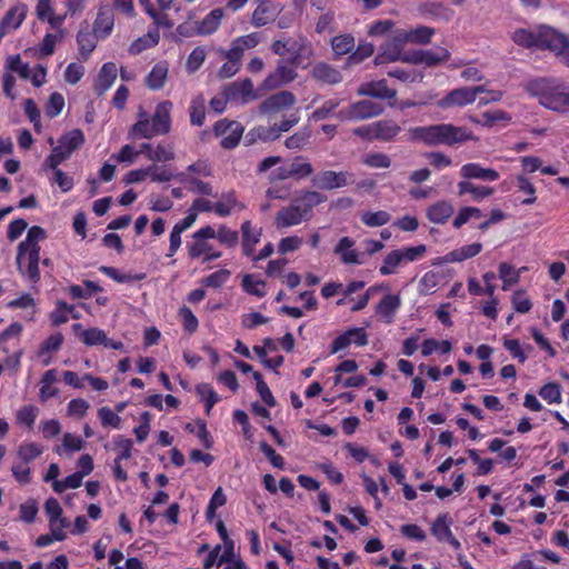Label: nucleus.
<instances>
[{
	"instance_id": "53",
	"label": "nucleus",
	"mask_w": 569,
	"mask_h": 569,
	"mask_svg": "<svg viewBox=\"0 0 569 569\" xmlns=\"http://www.w3.org/2000/svg\"><path fill=\"white\" fill-rule=\"evenodd\" d=\"M375 52L373 44L370 42H360L352 50L351 54L348 57V64H358L361 63L367 58L371 57Z\"/></svg>"
},
{
	"instance_id": "38",
	"label": "nucleus",
	"mask_w": 569,
	"mask_h": 569,
	"mask_svg": "<svg viewBox=\"0 0 569 569\" xmlns=\"http://www.w3.org/2000/svg\"><path fill=\"white\" fill-rule=\"evenodd\" d=\"M332 51L338 57L351 54L356 46L355 37L351 33H342L333 37L330 41Z\"/></svg>"
},
{
	"instance_id": "60",
	"label": "nucleus",
	"mask_w": 569,
	"mask_h": 569,
	"mask_svg": "<svg viewBox=\"0 0 569 569\" xmlns=\"http://www.w3.org/2000/svg\"><path fill=\"white\" fill-rule=\"evenodd\" d=\"M22 332V326L19 322L11 323L8 328H6L0 333V351L4 353L10 352V347L8 346V342L10 339L18 338L20 333Z\"/></svg>"
},
{
	"instance_id": "27",
	"label": "nucleus",
	"mask_w": 569,
	"mask_h": 569,
	"mask_svg": "<svg viewBox=\"0 0 569 569\" xmlns=\"http://www.w3.org/2000/svg\"><path fill=\"white\" fill-rule=\"evenodd\" d=\"M311 77L327 84H337L342 81L341 72L326 62L316 63L311 70Z\"/></svg>"
},
{
	"instance_id": "15",
	"label": "nucleus",
	"mask_w": 569,
	"mask_h": 569,
	"mask_svg": "<svg viewBox=\"0 0 569 569\" xmlns=\"http://www.w3.org/2000/svg\"><path fill=\"white\" fill-rule=\"evenodd\" d=\"M223 93L230 101L247 104L260 98L258 90L249 78L233 81L223 88Z\"/></svg>"
},
{
	"instance_id": "47",
	"label": "nucleus",
	"mask_w": 569,
	"mask_h": 569,
	"mask_svg": "<svg viewBox=\"0 0 569 569\" xmlns=\"http://www.w3.org/2000/svg\"><path fill=\"white\" fill-rule=\"evenodd\" d=\"M360 219L367 227L375 228L387 224L391 220V216L385 210L365 211L361 213Z\"/></svg>"
},
{
	"instance_id": "4",
	"label": "nucleus",
	"mask_w": 569,
	"mask_h": 569,
	"mask_svg": "<svg viewBox=\"0 0 569 569\" xmlns=\"http://www.w3.org/2000/svg\"><path fill=\"white\" fill-rule=\"evenodd\" d=\"M409 134L411 140L420 141L426 146L452 147L475 138L469 129L452 123L413 127L409 129Z\"/></svg>"
},
{
	"instance_id": "8",
	"label": "nucleus",
	"mask_w": 569,
	"mask_h": 569,
	"mask_svg": "<svg viewBox=\"0 0 569 569\" xmlns=\"http://www.w3.org/2000/svg\"><path fill=\"white\" fill-rule=\"evenodd\" d=\"M402 128L392 119H382L353 129L352 133L369 141H396Z\"/></svg>"
},
{
	"instance_id": "44",
	"label": "nucleus",
	"mask_w": 569,
	"mask_h": 569,
	"mask_svg": "<svg viewBox=\"0 0 569 569\" xmlns=\"http://www.w3.org/2000/svg\"><path fill=\"white\" fill-rule=\"evenodd\" d=\"M450 526L448 513L439 515L431 526V533L438 541H445L452 533Z\"/></svg>"
},
{
	"instance_id": "5",
	"label": "nucleus",
	"mask_w": 569,
	"mask_h": 569,
	"mask_svg": "<svg viewBox=\"0 0 569 569\" xmlns=\"http://www.w3.org/2000/svg\"><path fill=\"white\" fill-rule=\"evenodd\" d=\"M172 107L173 106L171 101L164 100L157 104L152 117H149L144 111L139 112L138 120L131 126L129 130V138L133 140H150L158 136L168 134L172 126Z\"/></svg>"
},
{
	"instance_id": "17",
	"label": "nucleus",
	"mask_w": 569,
	"mask_h": 569,
	"mask_svg": "<svg viewBox=\"0 0 569 569\" xmlns=\"http://www.w3.org/2000/svg\"><path fill=\"white\" fill-rule=\"evenodd\" d=\"M385 108L381 103L371 100H360L351 103L347 110L341 111L342 118L350 120H363L377 117L383 112Z\"/></svg>"
},
{
	"instance_id": "30",
	"label": "nucleus",
	"mask_w": 569,
	"mask_h": 569,
	"mask_svg": "<svg viewBox=\"0 0 569 569\" xmlns=\"http://www.w3.org/2000/svg\"><path fill=\"white\" fill-rule=\"evenodd\" d=\"M277 17L276 8L268 2H257V7L252 12L251 23L256 28L263 27L272 21H274Z\"/></svg>"
},
{
	"instance_id": "24",
	"label": "nucleus",
	"mask_w": 569,
	"mask_h": 569,
	"mask_svg": "<svg viewBox=\"0 0 569 569\" xmlns=\"http://www.w3.org/2000/svg\"><path fill=\"white\" fill-rule=\"evenodd\" d=\"M355 240L350 237H342L336 244L333 252L340 257L345 264H361L359 252L353 249Z\"/></svg>"
},
{
	"instance_id": "26",
	"label": "nucleus",
	"mask_w": 569,
	"mask_h": 569,
	"mask_svg": "<svg viewBox=\"0 0 569 569\" xmlns=\"http://www.w3.org/2000/svg\"><path fill=\"white\" fill-rule=\"evenodd\" d=\"M482 250L480 242H473L470 244L462 246L440 258L441 263L462 262L467 259L473 258L479 254Z\"/></svg>"
},
{
	"instance_id": "12",
	"label": "nucleus",
	"mask_w": 569,
	"mask_h": 569,
	"mask_svg": "<svg viewBox=\"0 0 569 569\" xmlns=\"http://www.w3.org/2000/svg\"><path fill=\"white\" fill-rule=\"evenodd\" d=\"M553 28L541 26L536 31L518 29L513 32L512 40L525 48H538L546 50Z\"/></svg>"
},
{
	"instance_id": "55",
	"label": "nucleus",
	"mask_w": 569,
	"mask_h": 569,
	"mask_svg": "<svg viewBox=\"0 0 569 569\" xmlns=\"http://www.w3.org/2000/svg\"><path fill=\"white\" fill-rule=\"evenodd\" d=\"M26 18V11L23 9H20L18 7L10 8L3 18L0 20L2 24H4L7 28L11 29H18L23 20Z\"/></svg>"
},
{
	"instance_id": "61",
	"label": "nucleus",
	"mask_w": 569,
	"mask_h": 569,
	"mask_svg": "<svg viewBox=\"0 0 569 569\" xmlns=\"http://www.w3.org/2000/svg\"><path fill=\"white\" fill-rule=\"evenodd\" d=\"M264 287V281L254 280L251 274H246L242 279V288L249 295L262 298L266 296Z\"/></svg>"
},
{
	"instance_id": "37",
	"label": "nucleus",
	"mask_w": 569,
	"mask_h": 569,
	"mask_svg": "<svg viewBox=\"0 0 569 569\" xmlns=\"http://www.w3.org/2000/svg\"><path fill=\"white\" fill-rule=\"evenodd\" d=\"M400 305L401 300L398 295H386L377 305L376 312L382 318H386L388 322H390Z\"/></svg>"
},
{
	"instance_id": "45",
	"label": "nucleus",
	"mask_w": 569,
	"mask_h": 569,
	"mask_svg": "<svg viewBox=\"0 0 569 569\" xmlns=\"http://www.w3.org/2000/svg\"><path fill=\"white\" fill-rule=\"evenodd\" d=\"M290 170L292 178L296 180H302L313 176L312 164L303 157L298 156L292 159L290 163Z\"/></svg>"
},
{
	"instance_id": "41",
	"label": "nucleus",
	"mask_w": 569,
	"mask_h": 569,
	"mask_svg": "<svg viewBox=\"0 0 569 569\" xmlns=\"http://www.w3.org/2000/svg\"><path fill=\"white\" fill-rule=\"evenodd\" d=\"M99 271L118 283H130L146 278V273H122L119 269L109 266H100Z\"/></svg>"
},
{
	"instance_id": "56",
	"label": "nucleus",
	"mask_w": 569,
	"mask_h": 569,
	"mask_svg": "<svg viewBox=\"0 0 569 569\" xmlns=\"http://www.w3.org/2000/svg\"><path fill=\"white\" fill-rule=\"evenodd\" d=\"M538 393L548 403L561 402V386L558 382L545 383Z\"/></svg>"
},
{
	"instance_id": "62",
	"label": "nucleus",
	"mask_w": 569,
	"mask_h": 569,
	"mask_svg": "<svg viewBox=\"0 0 569 569\" xmlns=\"http://www.w3.org/2000/svg\"><path fill=\"white\" fill-rule=\"evenodd\" d=\"M6 67L8 70L17 72L22 79L30 78V67L28 63L22 62L20 54L9 56Z\"/></svg>"
},
{
	"instance_id": "19",
	"label": "nucleus",
	"mask_w": 569,
	"mask_h": 569,
	"mask_svg": "<svg viewBox=\"0 0 569 569\" xmlns=\"http://www.w3.org/2000/svg\"><path fill=\"white\" fill-rule=\"evenodd\" d=\"M118 69L116 63L106 62L102 64L94 80L93 91L98 97L103 96L114 83Z\"/></svg>"
},
{
	"instance_id": "46",
	"label": "nucleus",
	"mask_w": 569,
	"mask_h": 569,
	"mask_svg": "<svg viewBox=\"0 0 569 569\" xmlns=\"http://www.w3.org/2000/svg\"><path fill=\"white\" fill-rule=\"evenodd\" d=\"M42 452L43 447L41 445L36 442H24L19 446L17 455L24 465H29L39 458Z\"/></svg>"
},
{
	"instance_id": "54",
	"label": "nucleus",
	"mask_w": 569,
	"mask_h": 569,
	"mask_svg": "<svg viewBox=\"0 0 569 569\" xmlns=\"http://www.w3.org/2000/svg\"><path fill=\"white\" fill-rule=\"evenodd\" d=\"M516 187L519 191L526 193L528 197L521 201L522 204L529 206L536 202V188L532 182L525 176L519 174L516 177Z\"/></svg>"
},
{
	"instance_id": "9",
	"label": "nucleus",
	"mask_w": 569,
	"mask_h": 569,
	"mask_svg": "<svg viewBox=\"0 0 569 569\" xmlns=\"http://www.w3.org/2000/svg\"><path fill=\"white\" fill-rule=\"evenodd\" d=\"M426 252L427 247L425 244L403 247L391 250L383 258L382 264L379 268V273L381 276L395 274L400 267L408 262L420 260Z\"/></svg>"
},
{
	"instance_id": "52",
	"label": "nucleus",
	"mask_w": 569,
	"mask_h": 569,
	"mask_svg": "<svg viewBox=\"0 0 569 569\" xmlns=\"http://www.w3.org/2000/svg\"><path fill=\"white\" fill-rule=\"evenodd\" d=\"M253 379L256 381V390L259 393L261 400L268 406V407H274L276 406V399L263 380L262 375L259 371L253 372Z\"/></svg>"
},
{
	"instance_id": "59",
	"label": "nucleus",
	"mask_w": 569,
	"mask_h": 569,
	"mask_svg": "<svg viewBox=\"0 0 569 569\" xmlns=\"http://www.w3.org/2000/svg\"><path fill=\"white\" fill-rule=\"evenodd\" d=\"M71 156L63 150V147H53L51 153L44 160L43 167L46 169L57 170L58 167Z\"/></svg>"
},
{
	"instance_id": "28",
	"label": "nucleus",
	"mask_w": 569,
	"mask_h": 569,
	"mask_svg": "<svg viewBox=\"0 0 569 569\" xmlns=\"http://www.w3.org/2000/svg\"><path fill=\"white\" fill-rule=\"evenodd\" d=\"M242 252L247 257H253L256 244L260 241L261 229L253 230L250 220L241 224Z\"/></svg>"
},
{
	"instance_id": "18",
	"label": "nucleus",
	"mask_w": 569,
	"mask_h": 569,
	"mask_svg": "<svg viewBox=\"0 0 569 569\" xmlns=\"http://www.w3.org/2000/svg\"><path fill=\"white\" fill-rule=\"evenodd\" d=\"M358 94L377 99L395 100L397 91L388 87L387 80L381 79L362 83L358 89Z\"/></svg>"
},
{
	"instance_id": "31",
	"label": "nucleus",
	"mask_w": 569,
	"mask_h": 569,
	"mask_svg": "<svg viewBox=\"0 0 569 569\" xmlns=\"http://www.w3.org/2000/svg\"><path fill=\"white\" fill-rule=\"evenodd\" d=\"M457 187L459 196L470 193L475 201H481L495 193V189L492 187L475 184L467 180L458 182Z\"/></svg>"
},
{
	"instance_id": "20",
	"label": "nucleus",
	"mask_w": 569,
	"mask_h": 569,
	"mask_svg": "<svg viewBox=\"0 0 569 569\" xmlns=\"http://www.w3.org/2000/svg\"><path fill=\"white\" fill-rule=\"evenodd\" d=\"M460 174L463 179L469 181L470 179H479L482 181H497L500 174L492 168H483L480 163L469 162L461 167Z\"/></svg>"
},
{
	"instance_id": "49",
	"label": "nucleus",
	"mask_w": 569,
	"mask_h": 569,
	"mask_svg": "<svg viewBox=\"0 0 569 569\" xmlns=\"http://www.w3.org/2000/svg\"><path fill=\"white\" fill-rule=\"evenodd\" d=\"M159 42V33L149 32L144 37L138 38L129 46V53L132 56H137L148 48L154 47Z\"/></svg>"
},
{
	"instance_id": "36",
	"label": "nucleus",
	"mask_w": 569,
	"mask_h": 569,
	"mask_svg": "<svg viewBox=\"0 0 569 569\" xmlns=\"http://www.w3.org/2000/svg\"><path fill=\"white\" fill-rule=\"evenodd\" d=\"M57 379L58 378H57L56 369L47 370L42 375L40 393H39V398L42 402H46L49 399L58 396L59 389L52 386L57 381Z\"/></svg>"
},
{
	"instance_id": "42",
	"label": "nucleus",
	"mask_w": 569,
	"mask_h": 569,
	"mask_svg": "<svg viewBox=\"0 0 569 569\" xmlns=\"http://www.w3.org/2000/svg\"><path fill=\"white\" fill-rule=\"evenodd\" d=\"M63 343V336L60 332L50 335L40 346L38 356L43 358L48 355L47 359H43V365L48 366L51 361L50 353L58 351Z\"/></svg>"
},
{
	"instance_id": "25",
	"label": "nucleus",
	"mask_w": 569,
	"mask_h": 569,
	"mask_svg": "<svg viewBox=\"0 0 569 569\" xmlns=\"http://www.w3.org/2000/svg\"><path fill=\"white\" fill-rule=\"evenodd\" d=\"M546 50L553 52L560 62L569 68V39L565 34L553 29Z\"/></svg>"
},
{
	"instance_id": "35",
	"label": "nucleus",
	"mask_w": 569,
	"mask_h": 569,
	"mask_svg": "<svg viewBox=\"0 0 569 569\" xmlns=\"http://www.w3.org/2000/svg\"><path fill=\"white\" fill-rule=\"evenodd\" d=\"M177 180L188 186L189 190L194 193H199L202 196H211L212 194V186L209 182L202 181L197 177H192L187 172L177 173Z\"/></svg>"
},
{
	"instance_id": "63",
	"label": "nucleus",
	"mask_w": 569,
	"mask_h": 569,
	"mask_svg": "<svg viewBox=\"0 0 569 569\" xmlns=\"http://www.w3.org/2000/svg\"><path fill=\"white\" fill-rule=\"evenodd\" d=\"M511 303L516 312L527 313L532 308L531 300L526 296L522 289L516 290L511 297Z\"/></svg>"
},
{
	"instance_id": "10",
	"label": "nucleus",
	"mask_w": 569,
	"mask_h": 569,
	"mask_svg": "<svg viewBox=\"0 0 569 569\" xmlns=\"http://www.w3.org/2000/svg\"><path fill=\"white\" fill-rule=\"evenodd\" d=\"M191 238L192 241L187 242L190 259L203 257V262H210L222 256L220 251L213 250L212 246L208 242L209 239L216 238V230L211 226L200 228L192 233Z\"/></svg>"
},
{
	"instance_id": "64",
	"label": "nucleus",
	"mask_w": 569,
	"mask_h": 569,
	"mask_svg": "<svg viewBox=\"0 0 569 569\" xmlns=\"http://www.w3.org/2000/svg\"><path fill=\"white\" fill-rule=\"evenodd\" d=\"M38 412H39V410L36 406H32V405L23 406L17 412V421H18V423L24 425L29 429H31L34 425Z\"/></svg>"
},
{
	"instance_id": "2",
	"label": "nucleus",
	"mask_w": 569,
	"mask_h": 569,
	"mask_svg": "<svg viewBox=\"0 0 569 569\" xmlns=\"http://www.w3.org/2000/svg\"><path fill=\"white\" fill-rule=\"evenodd\" d=\"M47 238L46 230L40 226H32L28 229L27 237L17 247L16 264L19 274L32 288L41 280L40 241Z\"/></svg>"
},
{
	"instance_id": "16",
	"label": "nucleus",
	"mask_w": 569,
	"mask_h": 569,
	"mask_svg": "<svg viewBox=\"0 0 569 569\" xmlns=\"http://www.w3.org/2000/svg\"><path fill=\"white\" fill-rule=\"evenodd\" d=\"M297 102L296 96L287 90L277 92L266 98L258 107L261 116H274L292 108Z\"/></svg>"
},
{
	"instance_id": "40",
	"label": "nucleus",
	"mask_w": 569,
	"mask_h": 569,
	"mask_svg": "<svg viewBox=\"0 0 569 569\" xmlns=\"http://www.w3.org/2000/svg\"><path fill=\"white\" fill-rule=\"evenodd\" d=\"M84 143V134L80 129H73L59 139V147H63L70 156Z\"/></svg>"
},
{
	"instance_id": "29",
	"label": "nucleus",
	"mask_w": 569,
	"mask_h": 569,
	"mask_svg": "<svg viewBox=\"0 0 569 569\" xmlns=\"http://www.w3.org/2000/svg\"><path fill=\"white\" fill-rule=\"evenodd\" d=\"M168 63L160 61L156 63L146 77V86L151 90H160L163 88L168 78Z\"/></svg>"
},
{
	"instance_id": "48",
	"label": "nucleus",
	"mask_w": 569,
	"mask_h": 569,
	"mask_svg": "<svg viewBox=\"0 0 569 569\" xmlns=\"http://www.w3.org/2000/svg\"><path fill=\"white\" fill-rule=\"evenodd\" d=\"M74 310V306L63 300H58L53 311L50 313V320L53 326H61L69 320V315Z\"/></svg>"
},
{
	"instance_id": "6",
	"label": "nucleus",
	"mask_w": 569,
	"mask_h": 569,
	"mask_svg": "<svg viewBox=\"0 0 569 569\" xmlns=\"http://www.w3.org/2000/svg\"><path fill=\"white\" fill-rule=\"evenodd\" d=\"M436 30L427 26H418L415 29H397L392 34V42L388 49H383L375 58L377 64L398 61L401 57L402 47L406 43L428 44L435 36Z\"/></svg>"
},
{
	"instance_id": "1",
	"label": "nucleus",
	"mask_w": 569,
	"mask_h": 569,
	"mask_svg": "<svg viewBox=\"0 0 569 569\" xmlns=\"http://www.w3.org/2000/svg\"><path fill=\"white\" fill-rule=\"evenodd\" d=\"M526 91L548 110L569 113V83L561 78L541 77L529 80Z\"/></svg>"
},
{
	"instance_id": "23",
	"label": "nucleus",
	"mask_w": 569,
	"mask_h": 569,
	"mask_svg": "<svg viewBox=\"0 0 569 569\" xmlns=\"http://www.w3.org/2000/svg\"><path fill=\"white\" fill-rule=\"evenodd\" d=\"M453 206L446 200L437 201L426 209L427 219L436 224H445L453 214Z\"/></svg>"
},
{
	"instance_id": "50",
	"label": "nucleus",
	"mask_w": 569,
	"mask_h": 569,
	"mask_svg": "<svg viewBox=\"0 0 569 569\" xmlns=\"http://www.w3.org/2000/svg\"><path fill=\"white\" fill-rule=\"evenodd\" d=\"M81 341L89 347L107 345L108 337L106 332L99 328H89L82 330L80 335Z\"/></svg>"
},
{
	"instance_id": "13",
	"label": "nucleus",
	"mask_w": 569,
	"mask_h": 569,
	"mask_svg": "<svg viewBox=\"0 0 569 569\" xmlns=\"http://www.w3.org/2000/svg\"><path fill=\"white\" fill-rule=\"evenodd\" d=\"M352 182L353 174L349 171L322 170L311 177V184L319 190L340 189Z\"/></svg>"
},
{
	"instance_id": "43",
	"label": "nucleus",
	"mask_w": 569,
	"mask_h": 569,
	"mask_svg": "<svg viewBox=\"0 0 569 569\" xmlns=\"http://www.w3.org/2000/svg\"><path fill=\"white\" fill-rule=\"evenodd\" d=\"M190 122L192 126L201 127L206 119V100L199 94L192 98L189 107Z\"/></svg>"
},
{
	"instance_id": "21",
	"label": "nucleus",
	"mask_w": 569,
	"mask_h": 569,
	"mask_svg": "<svg viewBox=\"0 0 569 569\" xmlns=\"http://www.w3.org/2000/svg\"><path fill=\"white\" fill-rule=\"evenodd\" d=\"M114 26L113 9L108 4H101L93 22V31L104 39L111 34Z\"/></svg>"
},
{
	"instance_id": "11",
	"label": "nucleus",
	"mask_w": 569,
	"mask_h": 569,
	"mask_svg": "<svg viewBox=\"0 0 569 569\" xmlns=\"http://www.w3.org/2000/svg\"><path fill=\"white\" fill-rule=\"evenodd\" d=\"M243 126L227 118L218 120L213 126V133L216 137H221L220 146L226 150L234 149L243 134Z\"/></svg>"
},
{
	"instance_id": "14",
	"label": "nucleus",
	"mask_w": 569,
	"mask_h": 569,
	"mask_svg": "<svg viewBox=\"0 0 569 569\" xmlns=\"http://www.w3.org/2000/svg\"><path fill=\"white\" fill-rule=\"evenodd\" d=\"M486 91L485 86L461 87L449 91L438 101V107L449 109L452 107H465L476 101L477 96Z\"/></svg>"
},
{
	"instance_id": "57",
	"label": "nucleus",
	"mask_w": 569,
	"mask_h": 569,
	"mask_svg": "<svg viewBox=\"0 0 569 569\" xmlns=\"http://www.w3.org/2000/svg\"><path fill=\"white\" fill-rule=\"evenodd\" d=\"M147 159L153 162H167L174 159V152L171 144L159 143Z\"/></svg>"
},
{
	"instance_id": "58",
	"label": "nucleus",
	"mask_w": 569,
	"mask_h": 569,
	"mask_svg": "<svg viewBox=\"0 0 569 569\" xmlns=\"http://www.w3.org/2000/svg\"><path fill=\"white\" fill-rule=\"evenodd\" d=\"M310 137L311 131L308 128H303L288 137L284 141V146L291 150L301 149L309 142Z\"/></svg>"
},
{
	"instance_id": "7",
	"label": "nucleus",
	"mask_w": 569,
	"mask_h": 569,
	"mask_svg": "<svg viewBox=\"0 0 569 569\" xmlns=\"http://www.w3.org/2000/svg\"><path fill=\"white\" fill-rule=\"evenodd\" d=\"M307 49L308 53H311L309 44L293 42L289 49L290 57L278 60L274 71L263 80L262 88L272 90L292 82L298 77L297 69Z\"/></svg>"
},
{
	"instance_id": "33",
	"label": "nucleus",
	"mask_w": 569,
	"mask_h": 569,
	"mask_svg": "<svg viewBox=\"0 0 569 569\" xmlns=\"http://www.w3.org/2000/svg\"><path fill=\"white\" fill-rule=\"evenodd\" d=\"M279 139L274 124L273 126H256L246 134V144H253L257 141L270 142Z\"/></svg>"
},
{
	"instance_id": "34",
	"label": "nucleus",
	"mask_w": 569,
	"mask_h": 569,
	"mask_svg": "<svg viewBox=\"0 0 569 569\" xmlns=\"http://www.w3.org/2000/svg\"><path fill=\"white\" fill-rule=\"evenodd\" d=\"M236 208L242 210L246 206L237 200L234 191L223 193L222 200L213 203V211L219 217L230 216L231 211Z\"/></svg>"
},
{
	"instance_id": "3",
	"label": "nucleus",
	"mask_w": 569,
	"mask_h": 569,
	"mask_svg": "<svg viewBox=\"0 0 569 569\" xmlns=\"http://www.w3.org/2000/svg\"><path fill=\"white\" fill-rule=\"evenodd\" d=\"M327 199V196L318 190H302L289 206L277 212L276 227L278 229L289 228L309 221L313 216V209L326 202Z\"/></svg>"
},
{
	"instance_id": "51",
	"label": "nucleus",
	"mask_w": 569,
	"mask_h": 569,
	"mask_svg": "<svg viewBox=\"0 0 569 569\" xmlns=\"http://www.w3.org/2000/svg\"><path fill=\"white\" fill-rule=\"evenodd\" d=\"M450 58V52L448 49L438 47L436 49L423 50V60L425 66L435 67L440 63L448 61Z\"/></svg>"
},
{
	"instance_id": "22",
	"label": "nucleus",
	"mask_w": 569,
	"mask_h": 569,
	"mask_svg": "<svg viewBox=\"0 0 569 569\" xmlns=\"http://www.w3.org/2000/svg\"><path fill=\"white\" fill-rule=\"evenodd\" d=\"M100 37L92 30H89V27H81L77 33V44L79 49V58L82 61H87L93 50L97 47L98 39Z\"/></svg>"
},
{
	"instance_id": "39",
	"label": "nucleus",
	"mask_w": 569,
	"mask_h": 569,
	"mask_svg": "<svg viewBox=\"0 0 569 569\" xmlns=\"http://www.w3.org/2000/svg\"><path fill=\"white\" fill-rule=\"evenodd\" d=\"M527 268H520L518 270L508 262H501L499 264V278L502 280V290H508L511 286L516 284L520 280L521 272Z\"/></svg>"
},
{
	"instance_id": "32",
	"label": "nucleus",
	"mask_w": 569,
	"mask_h": 569,
	"mask_svg": "<svg viewBox=\"0 0 569 569\" xmlns=\"http://www.w3.org/2000/svg\"><path fill=\"white\" fill-rule=\"evenodd\" d=\"M223 18V10L217 8L211 10L197 26L196 32L201 36L211 34L217 31Z\"/></svg>"
}]
</instances>
